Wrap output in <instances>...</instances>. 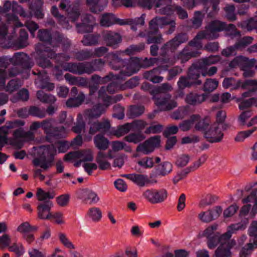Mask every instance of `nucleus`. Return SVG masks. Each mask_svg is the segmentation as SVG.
Here are the masks:
<instances>
[{
    "label": "nucleus",
    "instance_id": "f257e3e1",
    "mask_svg": "<svg viewBox=\"0 0 257 257\" xmlns=\"http://www.w3.org/2000/svg\"><path fill=\"white\" fill-rule=\"evenodd\" d=\"M245 225L238 223L233 224L228 226L227 231L220 236H216L214 237L210 233V248L214 247L217 243L214 242L216 239L220 243L215 251V257H229L231 255L230 249L235 244V241L230 240L232 234L238 230H243L245 228Z\"/></svg>",
    "mask_w": 257,
    "mask_h": 257
},
{
    "label": "nucleus",
    "instance_id": "f03ea898",
    "mask_svg": "<svg viewBox=\"0 0 257 257\" xmlns=\"http://www.w3.org/2000/svg\"><path fill=\"white\" fill-rule=\"evenodd\" d=\"M56 147L58 148L59 153H64L68 148V145L63 142H58L55 146L51 145L39 147L37 150L39 157L33 160L34 166L40 167L44 170H47L52 167L53 165V158L56 154Z\"/></svg>",
    "mask_w": 257,
    "mask_h": 257
},
{
    "label": "nucleus",
    "instance_id": "7ed1b4c3",
    "mask_svg": "<svg viewBox=\"0 0 257 257\" xmlns=\"http://www.w3.org/2000/svg\"><path fill=\"white\" fill-rule=\"evenodd\" d=\"M209 59L204 58L200 60L196 68H191L189 70V76L188 78L181 77L178 82V85L180 89H183L189 87L193 83L200 84L201 80H198L200 77L198 73H201L202 77L206 76L209 71Z\"/></svg>",
    "mask_w": 257,
    "mask_h": 257
},
{
    "label": "nucleus",
    "instance_id": "20e7f679",
    "mask_svg": "<svg viewBox=\"0 0 257 257\" xmlns=\"http://www.w3.org/2000/svg\"><path fill=\"white\" fill-rule=\"evenodd\" d=\"M10 62V60L7 57H3L0 58V90L5 88L7 92L12 93L21 86L22 83L18 80L12 79L5 86V79L16 75L18 73L17 72H10L8 75L7 74L6 69Z\"/></svg>",
    "mask_w": 257,
    "mask_h": 257
},
{
    "label": "nucleus",
    "instance_id": "39448f33",
    "mask_svg": "<svg viewBox=\"0 0 257 257\" xmlns=\"http://www.w3.org/2000/svg\"><path fill=\"white\" fill-rule=\"evenodd\" d=\"M223 31L230 32L228 35L231 38L240 36V32L236 30L235 26L233 24L227 25L225 23L218 20L210 22V39L217 38L219 36V33Z\"/></svg>",
    "mask_w": 257,
    "mask_h": 257
},
{
    "label": "nucleus",
    "instance_id": "423d86ee",
    "mask_svg": "<svg viewBox=\"0 0 257 257\" xmlns=\"http://www.w3.org/2000/svg\"><path fill=\"white\" fill-rule=\"evenodd\" d=\"M167 192L164 189H147L143 193L144 199L152 204L163 202L167 197Z\"/></svg>",
    "mask_w": 257,
    "mask_h": 257
},
{
    "label": "nucleus",
    "instance_id": "0eeeda50",
    "mask_svg": "<svg viewBox=\"0 0 257 257\" xmlns=\"http://www.w3.org/2000/svg\"><path fill=\"white\" fill-rule=\"evenodd\" d=\"M191 121L194 122L195 128L201 132L205 138H208L209 117L208 115L194 114L191 115Z\"/></svg>",
    "mask_w": 257,
    "mask_h": 257
},
{
    "label": "nucleus",
    "instance_id": "6e6552de",
    "mask_svg": "<svg viewBox=\"0 0 257 257\" xmlns=\"http://www.w3.org/2000/svg\"><path fill=\"white\" fill-rule=\"evenodd\" d=\"M252 40L253 39L251 37H244L238 40L233 46L223 49L221 54L226 57L234 55L237 51L241 50L251 44Z\"/></svg>",
    "mask_w": 257,
    "mask_h": 257
},
{
    "label": "nucleus",
    "instance_id": "1a4fd4ad",
    "mask_svg": "<svg viewBox=\"0 0 257 257\" xmlns=\"http://www.w3.org/2000/svg\"><path fill=\"white\" fill-rule=\"evenodd\" d=\"M160 137L155 136L140 144L137 147L136 151L144 155H147L153 152L156 148L160 146Z\"/></svg>",
    "mask_w": 257,
    "mask_h": 257
},
{
    "label": "nucleus",
    "instance_id": "9d476101",
    "mask_svg": "<svg viewBox=\"0 0 257 257\" xmlns=\"http://www.w3.org/2000/svg\"><path fill=\"white\" fill-rule=\"evenodd\" d=\"M167 25H170L168 33L171 34L174 31L176 24L173 19L168 17H156L153 19L150 22V28L153 31H157L159 28H161Z\"/></svg>",
    "mask_w": 257,
    "mask_h": 257
},
{
    "label": "nucleus",
    "instance_id": "9b49d317",
    "mask_svg": "<svg viewBox=\"0 0 257 257\" xmlns=\"http://www.w3.org/2000/svg\"><path fill=\"white\" fill-rule=\"evenodd\" d=\"M61 68L65 71L81 74L84 73H91L95 69L92 68L90 64L79 63L75 64L73 63H64L61 65Z\"/></svg>",
    "mask_w": 257,
    "mask_h": 257
},
{
    "label": "nucleus",
    "instance_id": "f8f14e48",
    "mask_svg": "<svg viewBox=\"0 0 257 257\" xmlns=\"http://www.w3.org/2000/svg\"><path fill=\"white\" fill-rule=\"evenodd\" d=\"M155 103L162 110H169L177 106V102L175 100L171 99L169 94L161 95L159 98H154Z\"/></svg>",
    "mask_w": 257,
    "mask_h": 257
},
{
    "label": "nucleus",
    "instance_id": "ddd939ff",
    "mask_svg": "<svg viewBox=\"0 0 257 257\" xmlns=\"http://www.w3.org/2000/svg\"><path fill=\"white\" fill-rule=\"evenodd\" d=\"M53 206L52 201L40 203L37 206L38 217L43 220L50 219L52 217L51 209Z\"/></svg>",
    "mask_w": 257,
    "mask_h": 257
},
{
    "label": "nucleus",
    "instance_id": "4468645a",
    "mask_svg": "<svg viewBox=\"0 0 257 257\" xmlns=\"http://www.w3.org/2000/svg\"><path fill=\"white\" fill-rule=\"evenodd\" d=\"M112 151H109L107 154L102 151L98 152L96 157V161L101 170H107L110 167L109 160L112 159Z\"/></svg>",
    "mask_w": 257,
    "mask_h": 257
},
{
    "label": "nucleus",
    "instance_id": "2eb2a0df",
    "mask_svg": "<svg viewBox=\"0 0 257 257\" xmlns=\"http://www.w3.org/2000/svg\"><path fill=\"white\" fill-rule=\"evenodd\" d=\"M109 105H98L94 107L92 109L86 110L83 115L85 120H90L93 118L99 117L105 111L106 107Z\"/></svg>",
    "mask_w": 257,
    "mask_h": 257
},
{
    "label": "nucleus",
    "instance_id": "dca6fc26",
    "mask_svg": "<svg viewBox=\"0 0 257 257\" xmlns=\"http://www.w3.org/2000/svg\"><path fill=\"white\" fill-rule=\"evenodd\" d=\"M117 1L121 2L126 7H135L138 5L142 7L150 9L156 0H112L114 4Z\"/></svg>",
    "mask_w": 257,
    "mask_h": 257
},
{
    "label": "nucleus",
    "instance_id": "f3484780",
    "mask_svg": "<svg viewBox=\"0 0 257 257\" xmlns=\"http://www.w3.org/2000/svg\"><path fill=\"white\" fill-rule=\"evenodd\" d=\"M95 24V20L91 15H87L83 17L82 23L77 25L78 32H90Z\"/></svg>",
    "mask_w": 257,
    "mask_h": 257
},
{
    "label": "nucleus",
    "instance_id": "a211bd4d",
    "mask_svg": "<svg viewBox=\"0 0 257 257\" xmlns=\"http://www.w3.org/2000/svg\"><path fill=\"white\" fill-rule=\"evenodd\" d=\"M41 127L44 130L46 134L53 136L63 137L66 133L65 129L62 127L58 128H52V124L49 120H43L41 122Z\"/></svg>",
    "mask_w": 257,
    "mask_h": 257
},
{
    "label": "nucleus",
    "instance_id": "6ab92c4d",
    "mask_svg": "<svg viewBox=\"0 0 257 257\" xmlns=\"http://www.w3.org/2000/svg\"><path fill=\"white\" fill-rule=\"evenodd\" d=\"M123 176L132 181L139 187L145 186L150 183L148 176L144 174L133 173L124 174Z\"/></svg>",
    "mask_w": 257,
    "mask_h": 257
},
{
    "label": "nucleus",
    "instance_id": "aec40b11",
    "mask_svg": "<svg viewBox=\"0 0 257 257\" xmlns=\"http://www.w3.org/2000/svg\"><path fill=\"white\" fill-rule=\"evenodd\" d=\"M11 8L12 9V11L14 13H18L21 16L24 17H28V15L25 13L23 9L14 2H13L12 3L9 1L6 2L3 8L0 7V13H7L9 12Z\"/></svg>",
    "mask_w": 257,
    "mask_h": 257
},
{
    "label": "nucleus",
    "instance_id": "412c9836",
    "mask_svg": "<svg viewBox=\"0 0 257 257\" xmlns=\"http://www.w3.org/2000/svg\"><path fill=\"white\" fill-rule=\"evenodd\" d=\"M100 23L103 27H109L114 24L119 25H124L127 24L126 22L115 18L112 14H104L100 19Z\"/></svg>",
    "mask_w": 257,
    "mask_h": 257
},
{
    "label": "nucleus",
    "instance_id": "4be33fe9",
    "mask_svg": "<svg viewBox=\"0 0 257 257\" xmlns=\"http://www.w3.org/2000/svg\"><path fill=\"white\" fill-rule=\"evenodd\" d=\"M166 67L164 68V66L159 67L154 69L153 70L148 71L144 74V77L153 83H159L161 82L163 77L159 76L158 75L160 74L162 70H166L167 69L168 66L166 65Z\"/></svg>",
    "mask_w": 257,
    "mask_h": 257
},
{
    "label": "nucleus",
    "instance_id": "5701e85b",
    "mask_svg": "<svg viewBox=\"0 0 257 257\" xmlns=\"http://www.w3.org/2000/svg\"><path fill=\"white\" fill-rule=\"evenodd\" d=\"M221 126L213 124L210 126V143H216L221 141L224 134Z\"/></svg>",
    "mask_w": 257,
    "mask_h": 257
},
{
    "label": "nucleus",
    "instance_id": "b1692460",
    "mask_svg": "<svg viewBox=\"0 0 257 257\" xmlns=\"http://www.w3.org/2000/svg\"><path fill=\"white\" fill-rule=\"evenodd\" d=\"M80 198L85 201H89L90 204H96L100 200L97 194L89 189H82L79 192Z\"/></svg>",
    "mask_w": 257,
    "mask_h": 257
},
{
    "label": "nucleus",
    "instance_id": "393cba45",
    "mask_svg": "<svg viewBox=\"0 0 257 257\" xmlns=\"http://www.w3.org/2000/svg\"><path fill=\"white\" fill-rule=\"evenodd\" d=\"M90 10L94 13L102 11L107 5L106 0H86Z\"/></svg>",
    "mask_w": 257,
    "mask_h": 257
},
{
    "label": "nucleus",
    "instance_id": "a878e982",
    "mask_svg": "<svg viewBox=\"0 0 257 257\" xmlns=\"http://www.w3.org/2000/svg\"><path fill=\"white\" fill-rule=\"evenodd\" d=\"M104 39L107 45L114 48L121 41V36L118 33L112 32H107L105 34Z\"/></svg>",
    "mask_w": 257,
    "mask_h": 257
},
{
    "label": "nucleus",
    "instance_id": "bb28decb",
    "mask_svg": "<svg viewBox=\"0 0 257 257\" xmlns=\"http://www.w3.org/2000/svg\"><path fill=\"white\" fill-rule=\"evenodd\" d=\"M110 127V124L108 121L102 122H95L90 125L89 133L93 135L97 131L106 132Z\"/></svg>",
    "mask_w": 257,
    "mask_h": 257
},
{
    "label": "nucleus",
    "instance_id": "cd10ccee",
    "mask_svg": "<svg viewBox=\"0 0 257 257\" xmlns=\"http://www.w3.org/2000/svg\"><path fill=\"white\" fill-rule=\"evenodd\" d=\"M186 41L184 35H178L170 41L166 43L162 48L163 49L173 51L181 43Z\"/></svg>",
    "mask_w": 257,
    "mask_h": 257
},
{
    "label": "nucleus",
    "instance_id": "c85d7f7f",
    "mask_svg": "<svg viewBox=\"0 0 257 257\" xmlns=\"http://www.w3.org/2000/svg\"><path fill=\"white\" fill-rule=\"evenodd\" d=\"M241 81L236 80L234 78H225L222 82V86L225 89H230V90H236L241 88Z\"/></svg>",
    "mask_w": 257,
    "mask_h": 257
},
{
    "label": "nucleus",
    "instance_id": "c756f323",
    "mask_svg": "<svg viewBox=\"0 0 257 257\" xmlns=\"http://www.w3.org/2000/svg\"><path fill=\"white\" fill-rule=\"evenodd\" d=\"M207 98L205 94L198 95L195 93H190L186 95L185 101L191 105H196L204 101Z\"/></svg>",
    "mask_w": 257,
    "mask_h": 257
},
{
    "label": "nucleus",
    "instance_id": "7c9ffc66",
    "mask_svg": "<svg viewBox=\"0 0 257 257\" xmlns=\"http://www.w3.org/2000/svg\"><path fill=\"white\" fill-rule=\"evenodd\" d=\"M37 199L40 201H50L49 200L53 199L55 194L53 191H45L41 188L37 189L36 193Z\"/></svg>",
    "mask_w": 257,
    "mask_h": 257
},
{
    "label": "nucleus",
    "instance_id": "2f4dec72",
    "mask_svg": "<svg viewBox=\"0 0 257 257\" xmlns=\"http://www.w3.org/2000/svg\"><path fill=\"white\" fill-rule=\"evenodd\" d=\"M94 143L98 149L105 150L108 147L109 142L103 135L98 134L94 138Z\"/></svg>",
    "mask_w": 257,
    "mask_h": 257
},
{
    "label": "nucleus",
    "instance_id": "473e14b6",
    "mask_svg": "<svg viewBox=\"0 0 257 257\" xmlns=\"http://www.w3.org/2000/svg\"><path fill=\"white\" fill-rule=\"evenodd\" d=\"M57 236L61 244L65 248L69 250L75 249L76 247L75 245L71 241L65 233L59 232L58 233Z\"/></svg>",
    "mask_w": 257,
    "mask_h": 257
},
{
    "label": "nucleus",
    "instance_id": "72a5a7b5",
    "mask_svg": "<svg viewBox=\"0 0 257 257\" xmlns=\"http://www.w3.org/2000/svg\"><path fill=\"white\" fill-rule=\"evenodd\" d=\"M257 247V238H255L252 240L250 239L249 242L244 245L240 251V255L241 257H245L250 254L254 248Z\"/></svg>",
    "mask_w": 257,
    "mask_h": 257
},
{
    "label": "nucleus",
    "instance_id": "f704fd0d",
    "mask_svg": "<svg viewBox=\"0 0 257 257\" xmlns=\"http://www.w3.org/2000/svg\"><path fill=\"white\" fill-rule=\"evenodd\" d=\"M35 83L38 87L43 89H47L49 90H52L55 87L54 84L47 82V76L46 75L42 77L41 75H39L35 80Z\"/></svg>",
    "mask_w": 257,
    "mask_h": 257
},
{
    "label": "nucleus",
    "instance_id": "c9c22d12",
    "mask_svg": "<svg viewBox=\"0 0 257 257\" xmlns=\"http://www.w3.org/2000/svg\"><path fill=\"white\" fill-rule=\"evenodd\" d=\"M87 215L93 221L98 222L102 218V212L99 208L93 207L88 209Z\"/></svg>",
    "mask_w": 257,
    "mask_h": 257
},
{
    "label": "nucleus",
    "instance_id": "e433bc0d",
    "mask_svg": "<svg viewBox=\"0 0 257 257\" xmlns=\"http://www.w3.org/2000/svg\"><path fill=\"white\" fill-rule=\"evenodd\" d=\"M241 88L246 89L251 93L257 91V80H245L241 82Z\"/></svg>",
    "mask_w": 257,
    "mask_h": 257
},
{
    "label": "nucleus",
    "instance_id": "4c0bfd02",
    "mask_svg": "<svg viewBox=\"0 0 257 257\" xmlns=\"http://www.w3.org/2000/svg\"><path fill=\"white\" fill-rule=\"evenodd\" d=\"M216 122L214 124H218L221 126L223 130H226L228 127V124L224 122L226 118V112L225 110H219L216 113Z\"/></svg>",
    "mask_w": 257,
    "mask_h": 257
},
{
    "label": "nucleus",
    "instance_id": "58836bf2",
    "mask_svg": "<svg viewBox=\"0 0 257 257\" xmlns=\"http://www.w3.org/2000/svg\"><path fill=\"white\" fill-rule=\"evenodd\" d=\"M208 35L207 30L202 31L198 33L196 37L193 41L190 42L191 46L196 47L197 48H200L202 47V45L200 42L207 38Z\"/></svg>",
    "mask_w": 257,
    "mask_h": 257
},
{
    "label": "nucleus",
    "instance_id": "ea45409f",
    "mask_svg": "<svg viewBox=\"0 0 257 257\" xmlns=\"http://www.w3.org/2000/svg\"><path fill=\"white\" fill-rule=\"evenodd\" d=\"M37 96L39 100L44 103L52 104L56 101V98L54 96L46 94L42 90L37 92Z\"/></svg>",
    "mask_w": 257,
    "mask_h": 257
},
{
    "label": "nucleus",
    "instance_id": "a19ab883",
    "mask_svg": "<svg viewBox=\"0 0 257 257\" xmlns=\"http://www.w3.org/2000/svg\"><path fill=\"white\" fill-rule=\"evenodd\" d=\"M10 251L14 252L16 254V257H20L23 255L25 251V248L21 243L14 242L8 247Z\"/></svg>",
    "mask_w": 257,
    "mask_h": 257
},
{
    "label": "nucleus",
    "instance_id": "79ce46f5",
    "mask_svg": "<svg viewBox=\"0 0 257 257\" xmlns=\"http://www.w3.org/2000/svg\"><path fill=\"white\" fill-rule=\"evenodd\" d=\"M84 99V94L80 93L77 97L69 99L66 102V105L69 107L78 106L82 104Z\"/></svg>",
    "mask_w": 257,
    "mask_h": 257
},
{
    "label": "nucleus",
    "instance_id": "37998d69",
    "mask_svg": "<svg viewBox=\"0 0 257 257\" xmlns=\"http://www.w3.org/2000/svg\"><path fill=\"white\" fill-rule=\"evenodd\" d=\"M110 59L109 65L112 68L117 70L119 69L123 64V61L118 56L114 54H110L109 56Z\"/></svg>",
    "mask_w": 257,
    "mask_h": 257
},
{
    "label": "nucleus",
    "instance_id": "c03bdc74",
    "mask_svg": "<svg viewBox=\"0 0 257 257\" xmlns=\"http://www.w3.org/2000/svg\"><path fill=\"white\" fill-rule=\"evenodd\" d=\"M256 61L254 58L249 59L246 57L240 55V68L241 69L252 68L255 65Z\"/></svg>",
    "mask_w": 257,
    "mask_h": 257
},
{
    "label": "nucleus",
    "instance_id": "a18cd8bd",
    "mask_svg": "<svg viewBox=\"0 0 257 257\" xmlns=\"http://www.w3.org/2000/svg\"><path fill=\"white\" fill-rule=\"evenodd\" d=\"M84 120V116L82 114H78L77 119L76 125L72 128L74 132L76 133H80L84 131L85 127Z\"/></svg>",
    "mask_w": 257,
    "mask_h": 257
},
{
    "label": "nucleus",
    "instance_id": "49530a36",
    "mask_svg": "<svg viewBox=\"0 0 257 257\" xmlns=\"http://www.w3.org/2000/svg\"><path fill=\"white\" fill-rule=\"evenodd\" d=\"M131 127V124L127 123L119 126L117 129L113 130L112 134L116 137L119 138L128 133Z\"/></svg>",
    "mask_w": 257,
    "mask_h": 257
},
{
    "label": "nucleus",
    "instance_id": "de8ad7c7",
    "mask_svg": "<svg viewBox=\"0 0 257 257\" xmlns=\"http://www.w3.org/2000/svg\"><path fill=\"white\" fill-rule=\"evenodd\" d=\"M256 130V127H254L252 129L245 131H241L238 132L234 138L235 142H241L244 141L245 139L249 137L253 132Z\"/></svg>",
    "mask_w": 257,
    "mask_h": 257
},
{
    "label": "nucleus",
    "instance_id": "09e8293b",
    "mask_svg": "<svg viewBox=\"0 0 257 257\" xmlns=\"http://www.w3.org/2000/svg\"><path fill=\"white\" fill-rule=\"evenodd\" d=\"M145 138V137L142 133L130 134L124 138V140L129 143L137 144Z\"/></svg>",
    "mask_w": 257,
    "mask_h": 257
},
{
    "label": "nucleus",
    "instance_id": "8fccbe9b",
    "mask_svg": "<svg viewBox=\"0 0 257 257\" xmlns=\"http://www.w3.org/2000/svg\"><path fill=\"white\" fill-rule=\"evenodd\" d=\"M253 114L252 111L250 109L243 111L238 116L237 120L240 125H246L247 124V120Z\"/></svg>",
    "mask_w": 257,
    "mask_h": 257
},
{
    "label": "nucleus",
    "instance_id": "3c124183",
    "mask_svg": "<svg viewBox=\"0 0 257 257\" xmlns=\"http://www.w3.org/2000/svg\"><path fill=\"white\" fill-rule=\"evenodd\" d=\"M138 164L142 168L148 169L153 167L154 162L152 158L146 157L139 160Z\"/></svg>",
    "mask_w": 257,
    "mask_h": 257
},
{
    "label": "nucleus",
    "instance_id": "603ef678",
    "mask_svg": "<svg viewBox=\"0 0 257 257\" xmlns=\"http://www.w3.org/2000/svg\"><path fill=\"white\" fill-rule=\"evenodd\" d=\"M225 16L230 21H234L236 19L235 13V7L233 5H229L224 8Z\"/></svg>",
    "mask_w": 257,
    "mask_h": 257
},
{
    "label": "nucleus",
    "instance_id": "864d4df0",
    "mask_svg": "<svg viewBox=\"0 0 257 257\" xmlns=\"http://www.w3.org/2000/svg\"><path fill=\"white\" fill-rule=\"evenodd\" d=\"M18 97L17 98L15 96L12 97L11 98V100L13 102H16L18 100H21L22 101H27L28 100L29 98V93L28 90L26 89H23L19 91L18 93Z\"/></svg>",
    "mask_w": 257,
    "mask_h": 257
},
{
    "label": "nucleus",
    "instance_id": "5fc2aeb1",
    "mask_svg": "<svg viewBox=\"0 0 257 257\" xmlns=\"http://www.w3.org/2000/svg\"><path fill=\"white\" fill-rule=\"evenodd\" d=\"M159 170L161 175L165 176L172 171V165L168 162H164L159 166Z\"/></svg>",
    "mask_w": 257,
    "mask_h": 257
},
{
    "label": "nucleus",
    "instance_id": "6e6d98bb",
    "mask_svg": "<svg viewBox=\"0 0 257 257\" xmlns=\"http://www.w3.org/2000/svg\"><path fill=\"white\" fill-rule=\"evenodd\" d=\"M80 161H92L93 159V155L92 151L89 149L80 151Z\"/></svg>",
    "mask_w": 257,
    "mask_h": 257
},
{
    "label": "nucleus",
    "instance_id": "4d7b16f0",
    "mask_svg": "<svg viewBox=\"0 0 257 257\" xmlns=\"http://www.w3.org/2000/svg\"><path fill=\"white\" fill-rule=\"evenodd\" d=\"M51 13L52 15L56 18H57L60 23L63 26L64 28L68 29V27L67 25L66 19L63 16L59 15L58 10L56 6L52 7L51 9Z\"/></svg>",
    "mask_w": 257,
    "mask_h": 257
},
{
    "label": "nucleus",
    "instance_id": "13d9d810",
    "mask_svg": "<svg viewBox=\"0 0 257 257\" xmlns=\"http://www.w3.org/2000/svg\"><path fill=\"white\" fill-rule=\"evenodd\" d=\"M256 99L250 98L248 99L243 100L238 105V108L241 110L248 108L252 105L256 104Z\"/></svg>",
    "mask_w": 257,
    "mask_h": 257
},
{
    "label": "nucleus",
    "instance_id": "bf43d9fd",
    "mask_svg": "<svg viewBox=\"0 0 257 257\" xmlns=\"http://www.w3.org/2000/svg\"><path fill=\"white\" fill-rule=\"evenodd\" d=\"M35 3H38L39 8H32L31 15H34L38 19H42L44 16V14H43L41 10V7L43 5V3L41 0H35Z\"/></svg>",
    "mask_w": 257,
    "mask_h": 257
},
{
    "label": "nucleus",
    "instance_id": "052dcab7",
    "mask_svg": "<svg viewBox=\"0 0 257 257\" xmlns=\"http://www.w3.org/2000/svg\"><path fill=\"white\" fill-rule=\"evenodd\" d=\"M70 195L68 194H62L56 198V202L58 205L61 207L67 206L69 202Z\"/></svg>",
    "mask_w": 257,
    "mask_h": 257
},
{
    "label": "nucleus",
    "instance_id": "680f3d73",
    "mask_svg": "<svg viewBox=\"0 0 257 257\" xmlns=\"http://www.w3.org/2000/svg\"><path fill=\"white\" fill-rule=\"evenodd\" d=\"M97 37L88 34L85 35L82 42L84 45L89 46L95 44L97 42Z\"/></svg>",
    "mask_w": 257,
    "mask_h": 257
},
{
    "label": "nucleus",
    "instance_id": "e2e57ef3",
    "mask_svg": "<svg viewBox=\"0 0 257 257\" xmlns=\"http://www.w3.org/2000/svg\"><path fill=\"white\" fill-rule=\"evenodd\" d=\"M16 123V121L9 122L7 123L6 125L1 127L0 128V137L7 138V135L9 133V129L14 128Z\"/></svg>",
    "mask_w": 257,
    "mask_h": 257
},
{
    "label": "nucleus",
    "instance_id": "0e129e2a",
    "mask_svg": "<svg viewBox=\"0 0 257 257\" xmlns=\"http://www.w3.org/2000/svg\"><path fill=\"white\" fill-rule=\"evenodd\" d=\"M238 209L236 204H232L225 209L223 214L224 218H227L233 216Z\"/></svg>",
    "mask_w": 257,
    "mask_h": 257
},
{
    "label": "nucleus",
    "instance_id": "69168bd1",
    "mask_svg": "<svg viewBox=\"0 0 257 257\" xmlns=\"http://www.w3.org/2000/svg\"><path fill=\"white\" fill-rule=\"evenodd\" d=\"M144 46L145 45L143 44L139 45H132L129 47L124 53H126L129 55H134L143 50Z\"/></svg>",
    "mask_w": 257,
    "mask_h": 257
},
{
    "label": "nucleus",
    "instance_id": "338daca9",
    "mask_svg": "<svg viewBox=\"0 0 257 257\" xmlns=\"http://www.w3.org/2000/svg\"><path fill=\"white\" fill-rule=\"evenodd\" d=\"M28 59V56L24 53L16 54L12 58L14 62L17 64H23Z\"/></svg>",
    "mask_w": 257,
    "mask_h": 257
},
{
    "label": "nucleus",
    "instance_id": "774afa93",
    "mask_svg": "<svg viewBox=\"0 0 257 257\" xmlns=\"http://www.w3.org/2000/svg\"><path fill=\"white\" fill-rule=\"evenodd\" d=\"M29 114L30 115L39 118H43L45 116V112L44 110H41L35 106L31 107L29 108Z\"/></svg>",
    "mask_w": 257,
    "mask_h": 257
}]
</instances>
